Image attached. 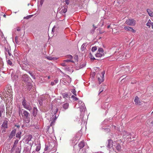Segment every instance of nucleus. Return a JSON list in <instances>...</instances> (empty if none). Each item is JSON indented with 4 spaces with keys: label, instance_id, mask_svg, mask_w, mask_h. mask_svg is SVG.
Listing matches in <instances>:
<instances>
[{
    "label": "nucleus",
    "instance_id": "f257e3e1",
    "mask_svg": "<svg viewBox=\"0 0 153 153\" xmlns=\"http://www.w3.org/2000/svg\"><path fill=\"white\" fill-rule=\"evenodd\" d=\"M19 141L18 140H15L11 150V153H13L14 151L15 152V153H20L21 147L20 144L18 145Z\"/></svg>",
    "mask_w": 153,
    "mask_h": 153
},
{
    "label": "nucleus",
    "instance_id": "f03ea898",
    "mask_svg": "<svg viewBox=\"0 0 153 153\" xmlns=\"http://www.w3.org/2000/svg\"><path fill=\"white\" fill-rule=\"evenodd\" d=\"M112 148L114 151L117 153L118 152L120 151L121 150V146L119 143L114 142L113 143V146Z\"/></svg>",
    "mask_w": 153,
    "mask_h": 153
},
{
    "label": "nucleus",
    "instance_id": "7ed1b4c3",
    "mask_svg": "<svg viewBox=\"0 0 153 153\" xmlns=\"http://www.w3.org/2000/svg\"><path fill=\"white\" fill-rule=\"evenodd\" d=\"M22 104L23 107L29 111L31 110L32 109V107L30 105V103L27 102L25 99L23 100Z\"/></svg>",
    "mask_w": 153,
    "mask_h": 153
},
{
    "label": "nucleus",
    "instance_id": "20e7f679",
    "mask_svg": "<svg viewBox=\"0 0 153 153\" xmlns=\"http://www.w3.org/2000/svg\"><path fill=\"white\" fill-rule=\"evenodd\" d=\"M78 104L79 106V108H80V111L84 112L85 110V107L84 104L81 100H79Z\"/></svg>",
    "mask_w": 153,
    "mask_h": 153
},
{
    "label": "nucleus",
    "instance_id": "39448f33",
    "mask_svg": "<svg viewBox=\"0 0 153 153\" xmlns=\"http://www.w3.org/2000/svg\"><path fill=\"white\" fill-rule=\"evenodd\" d=\"M126 23L128 25L134 26L135 24L136 21L133 19H129L126 20Z\"/></svg>",
    "mask_w": 153,
    "mask_h": 153
},
{
    "label": "nucleus",
    "instance_id": "423d86ee",
    "mask_svg": "<svg viewBox=\"0 0 153 153\" xmlns=\"http://www.w3.org/2000/svg\"><path fill=\"white\" fill-rule=\"evenodd\" d=\"M58 111V109L57 108H56L55 109V110L54 111V115H52V117L53 118H52L53 119V120L52 121L50 124V126H52L53 125V123L54 122L55 120L56 119L57 117L56 116V115H55L56 113H57V111Z\"/></svg>",
    "mask_w": 153,
    "mask_h": 153
},
{
    "label": "nucleus",
    "instance_id": "0eeeda50",
    "mask_svg": "<svg viewBox=\"0 0 153 153\" xmlns=\"http://www.w3.org/2000/svg\"><path fill=\"white\" fill-rule=\"evenodd\" d=\"M8 121L7 120H4L1 125V128L6 129L7 128V123Z\"/></svg>",
    "mask_w": 153,
    "mask_h": 153
},
{
    "label": "nucleus",
    "instance_id": "6e6552de",
    "mask_svg": "<svg viewBox=\"0 0 153 153\" xmlns=\"http://www.w3.org/2000/svg\"><path fill=\"white\" fill-rule=\"evenodd\" d=\"M30 116L29 113L25 110H23L22 116L24 117H29Z\"/></svg>",
    "mask_w": 153,
    "mask_h": 153
},
{
    "label": "nucleus",
    "instance_id": "1a4fd4ad",
    "mask_svg": "<svg viewBox=\"0 0 153 153\" xmlns=\"http://www.w3.org/2000/svg\"><path fill=\"white\" fill-rule=\"evenodd\" d=\"M16 131V129H14L11 131L10 135L9 136V137L10 138H12L13 137H14L15 135Z\"/></svg>",
    "mask_w": 153,
    "mask_h": 153
},
{
    "label": "nucleus",
    "instance_id": "9d476101",
    "mask_svg": "<svg viewBox=\"0 0 153 153\" xmlns=\"http://www.w3.org/2000/svg\"><path fill=\"white\" fill-rule=\"evenodd\" d=\"M108 143L107 145V147L108 148H111V147L112 148V146H113V143L114 142H113L112 140L111 139H109L108 140Z\"/></svg>",
    "mask_w": 153,
    "mask_h": 153
},
{
    "label": "nucleus",
    "instance_id": "9b49d317",
    "mask_svg": "<svg viewBox=\"0 0 153 153\" xmlns=\"http://www.w3.org/2000/svg\"><path fill=\"white\" fill-rule=\"evenodd\" d=\"M23 80L25 82L27 81L30 78L28 75L27 74H25L22 76Z\"/></svg>",
    "mask_w": 153,
    "mask_h": 153
},
{
    "label": "nucleus",
    "instance_id": "f8f14e48",
    "mask_svg": "<svg viewBox=\"0 0 153 153\" xmlns=\"http://www.w3.org/2000/svg\"><path fill=\"white\" fill-rule=\"evenodd\" d=\"M67 7L61 8L60 13L62 14L65 13L67 11Z\"/></svg>",
    "mask_w": 153,
    "mask_h": 153
},
{
    "label": "nucleus",
    "instance_id": "ddd939ff",
    "mask_svg": "<svg viewBox=\"0 0 153 153\" xmlns=\"http://www.w3.org/2000/svg\"><path fill=\"white\" fill-rule=\"evenodd\" d=\"M30 119L29 117H24V121L25 123H28L30 122Z\"/></svg>",
    "mask_w": 153,
    "mask_h": 153
},
{
    "label": "nucleus",
    "instance_id": "4468645a",
    "mask_svg": "<svg viewBox=\"0 0 153 153\" xmlns=\"http://www.w3.org/2000/svg\"><path fill=\"white\" fill-rule=\"evenodd\" d=\"M37 109L36 108L34 107L33 108V116H36L37 113Z\"/></svg>",
    "mask_w": 153,
    "mask_h": 153
},
{
    "label": "nucleus",
    "instance_id": "2eb2a0df",
    "mask_svg": "<svg viewBox=\"0 0 153 153\" xmlns=\"http://www.w3.org/2000/svg\"><path fill=\"white\" fill-rule=\"evenodd\" d=\"M147 11L149 15L151 17L153 16V12L149 9H147Z\"/></svg>",
    "mask_w": 153,
    "mask_h": 153
},
{
    "label": "nucleus",
    "instance_id": "dca6fc26",
    "mask_svg": "<svg viewBox=\"0 0 153 153\" xmlns=\"http://www.w3.org/2000/svg\"><path fill=\"white\" fill-rule=\"evenodd\" d=\"M84 143L83 141H81L79 144L78 146L80 149H82L84 146Z\"/></svg>",
    "mask_w": 153,
    "mask_h": 153
},
{
    "label": "nucleus",
    "instance_id": "f3484780",
    "mask_svg": "<svg viewBox=\"0 0 153 153\" xmlns=\"http://www.w3.org/2000/svg\"><path fill=\"white\" fill-rule=\"evenodd\" d=\"M69 107V104L68 103H66L62 105V107L65 110L67 109Z\"/></svg>",
    "mask_w": 153,
    "mask_h": 153
},
{
    "label": "nucleus",
    "instance_id": "a211bd4d",
    "mask_svg": "<svg viewBox=\"0 0 153 153\" xmlns=\"http://www.w3.org/2000/svg\"><path fill=\"white\" fill-rule=\"evenodd\" d=\"M104 53H100L97 52L96 54H95V56L97 57H99L100 58L102 57L103 56H104Z\"/></svg>",
    "mask_w": 153,
    "mask_h": 153
},
{
    "label": "nucleus",
    "instance_id": "6ab92c4d",
    "mask_svg": "<svg viewBox=\"0 0 153 153\" xmlns=\"http://www.w3.org/2000/svg\"><path fill=\"white\" fill-rule=\"evenodd\" d=\"M134 101L135 102L136 104H138L140 102V101L137 97H135Z\"/></svg>",
    "mask_w": 153,
    "mask_h": 153
},
{
    "label": "nucleus",
    "instance_id": "aec40b11",
    "mask_svg": "<svg viewBox=\"0 0 153 153\" xmlns=\"http://www.w3.org/2000/svg\"><path fill=\"white\" fill-rule=\"evenodd\" d=\"M22 132L21 131H19L16 134V137L20 139L21 137V134Z\"/></svg>",
    "mask_w": 153,
    "mask_h": 153
},
{
    "label": "nucleus",
    "instance_id": "412c9836",
    "mask_svg": "<svg viewBox=\"0 0 153 153\" xmlns=\"http://www.w3.org/2000/svg\"><path fill=\"white\" fill-rule=\"evenodd\" d=\"M98 80L99 81V84H100L102 82L104 81V79L103 77L101 76L100 78H98Z\"/></svg>",
    "mask_w": 153,
    "mask_h": 153
},
{
    "label": "nucleus",
    "instance_id": "4be33fe9",
    "mask_svg": "<svg viewBox=\"0 0 153 153\" xmlns=\"http://www.w3.org/2000/svg\"><path fill=\"white\" fill-rule=\"evenodd\" d=\"M151 20L150 19H149L146 23V25L149 28L150 27L151 25Z\"/></svg>",
    "mask_w": 153,
    "mask_h": 153
},
{
    "label": "nucleus",
    "instance_id": "5701e85b",
    "mask_svg": "<svg viewBox=\"0 0 153 153\" xmlns=\"http://www.w3.org/2000/svg\"><path fill=\"white\" fill-rule=\"evenodd\" d=\"M41 148L40 145V144H38L36 147V150L37 152H38L40 150Z\"/></svg>",
    "mask_w": 153,
    "mask_h": 153
},
{
    "label": "nucleus",
    "instance_id": "b1692460",
    "mask_svg": "<svg viewBox=\"0 0 153 153\" xmlns=\"http://www.w3.org/2000/svg\"><path fill=\"white\" fill-rule=\"evenodd\" d=\"M97 52L100 53H104V51L103 49L102 48H99Z\"/></svg>",
    "mask_w": 153,
    "mask_h": 153
},
{
    "label": "nucleus",
    "instance_id": "393cba45",
    "mask_svg": "<svg viewBox=\"0 0 153 153\" xmlns=\"http://www.w3.org/2000/svg\"><path fill=\"white\" fill-rule=\"evenodd\" d=\"M32 138V136L31 135H29L28 136V138L27 139V141H28V143L29 141H30Z\"/></svg>",
    "mask_w": 153,
    "mask_h": 153
},
{
    "label": "nucleus",
    "instance_id": "a878e982",
    "mask_svg": "<svg viewBox=\"0 0 153 153\" xmlns=\"http://www.w3.org/2000/svg\"><path fill=\"white\" fill-rule=\"evenodd\" d=\"M46 58L49 60H54L56 59L55 58L52 57L51 56H47Z\"/></svg>",
    "mask_w": 153,
    "mask_h": 153
},
{
    "label": "nucleus",
    "instance_id": "bb28decb",
    "mask_svg": "<svg viewBox=\"0 0 153 153\" xmlns=\"http://www.w3.org/2000/svg\"><path fill=\"white\" fill-rule=\"evenodd\" d=\"M89 57L91 59V60H94V59H96L94 58V57L92 55V53H90L89 54Z\"/></svg>",
    "mask_w": 153,
    "mask_h": 153
},
{
    "label": "nucleus",
    "instance_id": "cd10ccee",
    "mask_svg": "<svg viewBox=\"0 0 153 153\" xmlns=\"http://www.w3.org/2000/svg\"><path fill=\"white\" fill-rule=\"evenodd\" d=\"M62 95L63 98H67L68 96V94L66 93H63L62 94Z\"/></svg>",
    "mask_w": 153,
    "mask_h": 153
},
{
    "label": "nucleus",
    "instance_id": "c85d7f7f",
    "mask_svg": "<svg viewBox=\"0 0 153 153\" xmlns=\"http://www.w3.org/2000/svg\"><path fill=\"white\" fill-rule=\"evenodd\" d=\"M131 27L129 26L125 27H124V29L126 31H130L131 30Z\"/></svg>",
    "mask_w": 153,
    "mask_h": 153
},
{
    "label": "nucleus",
    "instance_id": "c756f323",
    "mask_svg": "<svg viewBox=\"0 0 153 153\" xmlns=\"http://www.w3.org/2000/svg\"><path fill=\"white\" fill-rule=\"evenodd\" d=\"M5 49L6 51V52H5V54L6 55L7 54V52L8 54L9 55V56H10L11 53L10 52V50L8 49H6V48H5Z\"/></svg>",
    "mask_w": 153,
    "mask_h": 153
},
{
    "label": "nucleus",
    "instance_id": "7c9ffc66",
    "mask_svg": "<svg viewBox=\"0 0 153 153\" xmlns=\"http://www.w3.org/2000/svg\"><path fill=\"white\" fill-rule=\"evenodd\" d=\"M11 90H9V91H6V94H7V95H11L12 94H11Z\"/></svg>",
    "mask_w": 153,
    "mask_h": 153
},
{
    "label": "nucleus",
    "instance_id": "2f4dec72",
    "mask_svg": "<svg viewBox=\"0 0 153 153\" xmlns=\"http://www.w3.org/2000/svg\"><path fill=\"white\" fill-rule=\"evenodd\" d=\"M33 16V15L27 16L25 17L24 18V19H28L31 18Z\"/></svg>",
    "mask_w": 153,
    "mask_h": 153
},
{
    "label": "nucleus",
    "instance_id": "473e14b6",
    "mask_svg": "<svg viewBox=\"0 0 153 153\" xmlns=\"http://www.w3.org/2000/svg\"><path fill=\"white\" fill-rule=\"evenodd\" d=\"M71 97L75 101H76L78 100V98L74 96V95H72Z\"/></svg>",
    "mask_w": 153,
    "mask_h": 153
},
{
    "label": "nucleus",
    "instance_id": "72a5a7b5",
    "mask_svg": "<svg viewBox=\"0 0 153 153\" xmlns=\"http://www.w3.org/2000/svg\"><path fill=\"white\" fill-rule=\"evenodd\" d=\"M97 49V48L96 47H93L92 48L91 51L92 52H94L96 51Z\"/></svg>",
    "mask_w": 153,
    "mask_h": 153
},
{
    "label": "nucleus",
    "instance_id": "f704fd0d",
    "mask_svg": "<svg viewBox=\"0 0 153 153\" xmlns=\"http://www.w3.org/2000/svg\"><path fill=\"white\" fill-rule=\"evenodd\" d=\"M28 73L33 79H35V77L34 75H33L32 73H31L30 72H29Z\"/></svg>",
    "mask_w": 153,
    "mask_h": 153
},
{
    "label": "nucleus",
    "instance_id": "c9c22d12",
    "mask_svg": "<svg viewBox=\"0 0 153 153\" xmlns=\"http://www.w3.org/2000/svg\"><path fill=\"white\" fill-rule=\"evenodd\" d=\"M7 63L8 64L11 65H12V62L10 60H8L7 61Z\"/></svg>",
    "mask_w": 153,
    "mask_h": 153
},
{
    "label": "nucleus",
    "instance_id": "e433bc0d",
    "mask_svg": "<svg viewBox=\"0 0 153 153\" xmlns=\"http://www.w3.org/2000/svg\"><path fill=\"white\" fill-rule=\"evenodd\" d=\"M71 92L74 94V95L75 96L76 95V91H75V89H73L72 91H71Z\"/></svg>",
    "mask_w": 153,
    "mask_h": 153
},
{
    "label": "nucleus",
    "instance_id": "4c0bfd02",
    "mask_svg": "<svg viewBox=\"0 0 153 153\" xmlns=\"http://www.w3.org/2000/svg\"><path fill=\"white\" fill-rule=\"evenodd\" d=\"M85 45H84V44H83L81 46V50H82V51H83L85 49Z\"/></svg>",
    "mask_w": 153,
    "mask_h": 153
},
{
    "label": "nucleus",
    "instance_id": "58836bf2",
    "mask_svg": "<svg viewBox=\"0 0 153 153\" xmlns=\"http://www.w3.org/2000/svg\"><path fill=\"white\" fill-rule=\"evenodd\" d=\"M64 62H72V61L70 60L66 59V60H64Z\"/></svg>",
    "mask_w": 153,
    "mask_h": 153
},
{
    "label": "nucleus",
    "instance_id": "ea45409f",
    "mask_svg": "<svg viewBox=\"0 0 153 153\" xmlns=\"http://www.w3.org/2000/svg\"><path fill=\"white\" fill-rule=\"evenodd\" d=\"M65 3L67 4L68 5L69 4L70 2V0H65Z\"/></svg>",
    "mask_w": 153,
    "mask_h": 153
},
{
    "label": "nucleus",
    "instance_id": "a19ab883",
    "mask_svg": "<svg viewBox=\"0 0 153 153\" xmlns=\"http://www.w3.org/2000/svg\"><path fill=\"white\" fill-rule=\"evenodd\" d=\"M86 64L85 63H84L83 64H82V65H80V68H82L84 67L85 66Z\"/></svg>",
    "mask_w": 153,
    "mask_h": 153
},
{
    "label": "nucleus",
    "instance_id": "79ce46f5",
    "mask_svg": "<svg viewBox=\"0 0 153 153\" xmlns=\"http://www.w3.org/2000/svg\"><path fill=\"white\" fill-rule=\"evenodd\" d=\"M15 42L17 44H18L19 42L18 41V37L17 36H16L15 37Z\"/></svg>",
    "mask_w": 153,
    "mask_h": 153
},
{
    "label": "nucleus",
    "instance_id": "37998d69",
    "mask_svg": "<svg viewBox=\"0 0 153 153\" xmlns=\"http://www.w3.org/2000/svg\"><path fill=\"white\" fill-rule=\"evenodd\" d=\"M67 56H68V57H67L68 58L70 59H71L72 58V56L70 55H68Z\"/></svg>",
    "mask_w": 153,
    "mask_h": 153
},
{
    "label": "nucleus",
    "instance_id": "c03bdc74",
    "mask_svg": "<svg viewBox=\"0 0 153 153\" xmlns=\"http://www.w3.org/2000/svg\"><path fill=\"white\" fill-rule=\"evenodd\" d=\"M103 91V89L102 88H100V92L99 93V94H100L101 92H102V91Z\"/></svg>",
    "mask_w": 153,
    "mask_h": 153
},
{
    "label": "nucleus",
    "instance_id": "a18cd8bd",
    "mask_svg": "<svg viewBox=\"0 0 153 153\" xmlns=\"http://www.w3.org/2000/svg\"><path fill=\"white\" fill-rule=\"evenodd\" d=\"M130 31L132 32L133 33H135V30L133 29L132 27H131Z\"/></svg>",
    "mask_w": 153,
    "mask_h": 153
},
{
    "label": "nucleus",
    "instance_id": "49530a36",
    "mask_svg": "<svg viewBox=\"0 0 153 153\" xmlns=\"http://www.w3.org/2000/svg\"><path fill=\"white\" fill-rule=\"evenodd\" d=\"M58 79H56L54 81V82L56 84L58 82Z\"/></svg>",
    "mask_w": 153,
    "mask_h": 153
},
{
    "label": "nucleus",
    "instance_id": "de8ad7c7",
    "mask_svg": "<svg viewBox=\"0 0 153 153\" xmlns=\"http://www.w3.org/2000/svg\"><path fill=\"white\" fill-rule=\"evenodd\" d=\"M105 74V72L104 71H103L102 73V76H101V77H103V78L104 77V75Z\"/></svg>",
    "mask_w": 153,
    "mask_h": 153
},
{
    "label": "nucleus",
    "instance_id": "09e8293b",
    "mask_svg": "<svg viewBox=\"0 0 153 153\" xmlns=\"http://www.w3.org/2000/svg\"><path fill=\"white\" fill-rule=\"evenodd\" d=\"M44 1V0H40V3L41 5H42V4H43Z\"/></svg>",
    "mask_w": 153,
    "mask_h": 153
},
{
    "label": "nucleus",
    "instance_id": "8fccbe9b",
    "mask_svg": "<svg viewBox=\"0 0 153 153\" xmlns=\"http://www.w3.org/2000/svg\"><path fill=\"white\" fill-rule=\"evenodd\" d=\"M61 65L62 66L65 67L66 66V64L65 63H62L61 64Z\"/></svg>",
    "mask_w": 153,
    "mask_h": 153
},
{
    "label": "nucleus",
    "instance_id": "3c124183",
    "mask_svg": "<svg viewBox=\"0 0 153 153\" xmlns=\"http://www.w3.org/2000/svg\"><path fill=\"white\" fill-rule=\"evenodd\" d=\"M56 84L54 82H51V85H53Z\"/></svg>",
    "mask_w": 153,
    "mask_h": 153
},
{
    "label": "nucleus",
    "instance_id": "603ef678",
    "mask_svg": "<svg viewBox=\"0 0 153 153\" xmlns=\"http://www.w3.org/2000/svg\"><path fill=\"white\" fill-rule=\"evenodd\" d=\"M42 100L39 101V103L40 105H42Z\"/></svg>",
    "mask_w": 153,
    "mask_h": 153
},
{
    "label": "nucleus",
    "instance_id": "864d4df0",
    "mask_svg": "<svg viewBox=\"0 0 153 153\" xmlns=\"http://www.w3.org/2000/svg\"><path fill=\"white\" fill-rule=\"evenodd\" d=\"M108 105V103H106L105 104V106H107V107H105V108H108V106H107Z\"/></svg>",
    "mask_w": 153,
    "mask_h": 153
},
{
    "label": "nucleus",
    "instance_id": "5fc2aeb1",
    "mask_svg": "<svg viewBox=\"0 0 153 153\" xmlns=\"http://www.w3.org/2000/svg\"><path fill=\"white\" fill-rule=\"evenodd\" d=\"M21 30V29L19 27H18L17 29V31H20Z\"/></svg>",
    "mask_w": 153,
    "mask_h": 153
},
{
    "label": "nucleus",
    "instance_id": "6e6d98bb",
    "mask_svg": "<svg viewBox=\"0 0 153 153\" xmlns=\"http://www.w3.org/2000/svg\"><path fill=\"white\" fill-rule=\"evenodd\" d=\"M48 147H46L45 148V151H46L48 149Z\"/></svg>",
    "mask_w": 153,
    "mask_h": 153
},
{
    "label": "nucleus",
    "instance_id": "4d7b16f0",
    "mask_svg": "<svg viewBox=\"0 0 153 153\" xmlns=\"http://www.w3.org/2000/svg\"><path fill=\"white\" fill-rule=\"evenodd\" d=\"M1 107H2V110H3L4 109V105L2 106Z\"/></svg>",
    "mask_w": 153,
    "mask_h": 153
},
{
    "label": "nucleus",
    "instance_id": "13d9d810",
    "mask_svg": "<svg viewBox=\"0 0 153 153\" xmlns=\"http://www.w3.org/2000/svg\"><path fill=\"white\" fill-rule=\"evenodd\" d=\"M16 126L17 127H18V128H19V127H20V126H19V125H16Z\"/></svg>",
    "mask_w": 153,
    "mask_h": 153
},
{
    "label": "nucleus",
    "instance_id": "bf43d9fd",
    "mask_svg": "<svg viewBox=\"0 0 153 153\" xmlns=\"http://www.w3.org/2000/svg\"><path fill=\"white\" fill-rule=\"evenodd\" d=\"M131 135V134L130 133H127V135H126L127 136H128L129 135Z\"/></svg>",
    "mask_w": 153,
    "mask_h": 153
},
{
    "label": "nucleus",
    "instance_id": "052dcab7",
    "mask_svg": "<svg viewBox=\"0 0 153 153\" xmlns=\"http://www.w3.org/2000/svg\"><path fill=\"white\" fill-rule=\"evenodd\" d=\"M151 26L152 25H153V22H152L151 21Z\"/></svg>",
    "mask_w": 153,
    "mask_h": 153
},
{
    "label": "nucleus",
    "instance_id": "680f3d73",
    "mask_svg": "<svg viewBox=\"0 0 153 153\" xmlns=\"http://www.w3.org/2000/svg\"><path fill=\"white\" fill-rule=\"evenodd\" d=\"M110 27V25H108V26H107V28H109Z\"/></svg>",
    "mask_w": 153,
    "mask_h": 153
},
{
    "label": "nucleus",
    "instance_id": "e2e57ef3",
    "mask_svg": "<svg viewBox=\"0 0 153 153\" xmlns=\"http://www.w3.org/2000/svg\"><path fill=\"white\" fill-rule=\"evenodd\" d=\"M32 143H29V144H30V146H32Z\"/></svg>",
    "mask_w": 153,
    "mask_h": 153
},
{
    "label": "nucleus",
    "instance_id": "0e129e2a",
    "mask_svg": "<svg viewBox=\"0 0 153 153\" xmlns=\"http://www.w3.org/2000/svg\"><path fill=\"white\" fill-rule=\"evenodd\" d=\"M122 58V56H120V59H121Z\"/></svg>",
    "mask_w": 153,
    "mask_h": 153
},
{
    "label": "nucleus",
    "instance_id": "69168bd1",
    "mask_svg": "<svg viewBox=\"0 0 153 153\" xmlns=\"http://www.w3.org/2000/svg\"><path fill=\"white\" fill-rule=\"evenodd\" d=\"M54 28H53L52 29V32H53Z\"/></svg>",
    "mask_w": 153,
    "mask_h": 153
},
{
    "label": "nucleus",
    "instance_id": "338daca9",
    "mask_svg": "<svg viewBox=\"0 0 153 153\" xmlns=\"http://www.w3.org/2000/svg\"><path fill=\"white\" fill-rule=\"evenodd\" d=\"M151 26H152V29H153V25H152Z\"/></svg>",
    "mask_w": 153,
    "mask_h": 153
},
{
    "label": "nucleus",
    "instance_id": "774afa93",
    "mask_svg": "<svg viewBox=\"0 0 153 153\" xmlns=\"http://www.w3.org/2000/svg\"><path fill=\"white\" fill-rule=\"evenodd\" d=\"M129 139H131V137H130L129 138Z\"/></svg>",
    "mask_w": 153,
    "mask_h": 153
}]
</instances>
